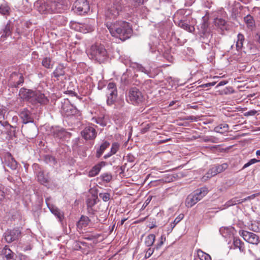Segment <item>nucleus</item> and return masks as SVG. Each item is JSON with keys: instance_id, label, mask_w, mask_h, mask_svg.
I'll return each instance as SVG.
<instances>
[{"instance_id": "0eeeda50", "label": "nucleus", "mask_w": 260, "mask_h": 260, "mask_svg": "<svg viewBox=\"0 0 260 260\" xmlns=\"http://www.w3.org/2000/svg\"><path fill=\"white\" fill-rule=\"evenodd\" d=\"M107 104L109 106L113 105L117 98V90L116 84L110 82L107 86Z\"/></svg>"}, {"instance_id": "a211bd4d", "label": "nucleus", "mask_w": 260, "mask_h": 260, "mask_svg": "<svg viewBox=\"0 0 260 260\" xmlns=\"http://www.w3.org/2000/svg\"><path fill=\"white\" fill-rule=\"evenodd\" d=\"M31 104H37L40 103L41 104H46L48 102V100L43 93L38 91H34V95L32 99Z\"/></svg>"}, {"instance_id": "4c0bfd02", "label": "nucleus", "mask_w": 260, "mask_h": 260, "mask_svg": "<svg viewBox=\"0 0 260 260\" xmlns=\"http://www.w3.org/2000/svg\"><path fill=\"white\" fill-rule=\"evenodd\" d=\"M155 236L154 234H150L148 235L145 240V244L147 246L150 247L152 246L155 241Z\"/></svg>"}, {"instance_id": "2f4dec72", "label": "nucleus", "mask_w": 260, "mask_h": 260, "mask_svg": "<svg viewBox=\"0 0 260 260\" xmlns=\"http://www.w3.org/2000/svg\"><path fill=\"white\" fill-rule=\"evenodd\" d=\"M212 38V35L211 34H208L207 35H201L200 36V40L203 43V47L206 48V45H208L209 46H210L209 43L210 42V40Z\"/></svg>"}, {"instance_id": "b1692460", "label": "nucleus", "mask_w": 260, "mask_h": 260, "mask_svg": "<svg viewBox=\"0 0 260 260\" xmlns=\"http://www.w3.org/2000/svg\"><path fill=\"white\" fill-rule=\"evenodd\" d=\"M66 67L62 64H59L52 73L53 76L58 79V78L65 75Z\"/></svg>"}, {"instance_id": "338daca9", "label": "nucleus", "mask_w": 260, "mask_h": 260, "mask_svg": "<svg viewBox=\"0 0 260 260\" xmlns=\"http://www.w3.org/2000/svg\"><path fill=\"white\" fill-rule=\"evenodd\" d=\"M127 161L129 162H133L134 161L135 158L133 155H128L127 156Z\"/></svg>"}, {"instance_id": "bb28decb", "label": "nucleus", "mask_w": 260, "mask_h": 260, "mask_svg": "<svg viewBox=\"0 0 260 260\" xmlns=\"http://www.w3.org/2000/svg\"><path fill=\"white\" fill-rule=\"evenodd\" d=\"M110 143L104 141L96 150V156L99 158L101 156L104 151L109 147Z\"/></svg>"}, {"instance_id": "13d9d810", "label": "nucleus", "mask_w": 260, "mask_h": 260, "mask_svg": "<svg viewBox=\"0 0 260 260\" xmlns=\"http://www.w3.org/2000/svg\"><path fill=\"white\" fill-rule=\"evenodd\" d=\"M166 240V237L165 235H161L160 238L159 243L157 244L156 247L157 249L159 248L163 244L164 242Z\"/></svg>"}, {"instance_id": "052dcab7", "label": "nucleus", "mask_w": 260, "mask_h": 260, "mask_svg": "<svg viewBox=\"0 0 260 260\" xmlns=\"http://www.w3.org/2000/svg\"><path fill=\"white\" fill-rule=\"evenodd\" d=\"M138 70L144 73L145 74H146L147 75H149V71L147 70H146L144 67H143L142 65L139 64L138 66Z\"/></svg>"}, {"instance_id": "0e129e2a", "label": "nucleus", "mask_w": 260, "mask_h": 260, "mask_svg": "<svg viewBox=\"0 0 260 260\" xmlns=\"http://www.w3.org/2000/svg\"><path fill=\"white\" fill-rule=\"evenodd\" d=\"M0 124H1L2 127H5L9 125V123L7 121H3L2 120H0Z\"/></svg>"}, {"instance_id": "20e7f679", "label": "nucleus", "mask_w": 260, "mask_h": 260, "mask_svg": "<svg viewBox=\"0 0 260 260\" xmlns=\"http://www.w3.org/2000/svg\"><path fill=\"white\" fill-rule=\"evenodd\" d=\"M90 55L92 59L99 63H103L108 59V53L104 46L102 44H95L90 48Z\"/></svg>"}, {"instance_id": "f257e3e1", "label": "nucleus", "mask_w": 260, "mask_h": 260, "mask_svg": "<svg viewBox=\"0 0 260 260\" xmlns=\"http://www.w3.org/2000/svg\"><path fill=\"white\" fill-rule=\"evenodd\" d=\"M106 26L113 37L122 41L129 38L133 33L132 25L125 21H118L114 23L108 22Z\"/></svg>"}, {"instance_id": "a19ab883", "label": "nucleus", "mask_w": 260, "mask_h": 260, "mask_svg": "<svg viewBox=\"0 0 260 260\" xmlns=\"http://www.w3.org/2000/svg\"><path fill=\"white\" fill-rule=\"evenodd\" d=\"M198 255L201 260H211L210 255L201 249L198 250Z\"/></svg>"}, {"instance_id": "9d476101", "label": "nucleus", "mask_w": 260, "mask_h": 260, "mask_svg": "<svg viewBox=\"0 0 260 260\" xmlns=\"http://www.w3.org/2000/svg\"><path fill=\"white\" fill-rule=\"evenodd\" d=\"M24 82V78L22 74L14 72L11 74L8 81V85L11 87L17 88L22 85Z\"/></svg>"}, {"instance_id": "c9c22d12", "label": "nucleus", "mask_w": 260, "mask_h": 260, "mask_svg": "<svg viewBox=\"0 0 260 260\" xmlns=\"http://www.w3.org/2000/svg\"><path fill=\"white\" fill-rule=\"evenodd\" d=\"M244 41V36L241 34H239L237 36V41L236 42V48L238 51L242 49Z\"/></svg>"}, {"instance_id": "f8f14e48", "label": "nucleus", "mask_w": 260, "mask_h": 260, "mask_svg": "<svg viewBox=\"0 0 260 260\" xmlns=\"http://www.w3.org/2000/svg\"><path fill=\"white\" fill-rule=\"evenodd\" d=\"M21 231L19 229H14L7 231L4 233V237L8 243H11L18 240L21 236Z\"/></svg>"}, {"instance_id": "4d7b16f0", "label": "nucleus", "mask_w": 260, "mask_h": 260, "mask_svg": "<svg viewBox=\"0 0 260 260\" xmlns=\"http://www.w3.org/2000/svg\"><path fill=\"white\" fill-rule=\"evenodd\" d=\"M186 11L184 9H180L178 10L176 13L175 14V15H177V16L181 15V16H186L187 15H186Z\"/></svg>"}, {"instance_id": "4be33fe9", "label": "nucleus", "mask_w": 260, "mask_h": 260, "mask_svg": "<svg viewBox=\"0 0 260 260\" xmlns=\"http://www.w3.org/2000/svg\"><path fill=\"white\" fill-rule=\"evenodd\" d=\"M17 162L12 157L11 154H9L5 158V166H7L12 170H16L17 168Z\"/></svg>"}, {"instance_id": "09e8293b", "label": "nucleus", "mask_w": 260, "mask_h": 260, "mask_svg": "<svg viewBox=\"0 0 260 260\" xmlns=\"http://www.w3.org/2000/svg\"><path fill=\"white\" fill-rule=\"evenodd\" d=\"M44 161L47 164L54 165L56 163L55 159L54 157L50 155H46L44 156Z\"/></svg>"}, {"instance_id": "f03ea898", "label": "nucleus", "mask_w": 260, "mask_h": 260, "mask_svg": "<svg viewBox=\"0 0 260 260\" xmlns=\"http://www.w3.org/2000/svg\"><path fill=\"white\" fill-rule=\"evenodd\" d=\"M35 6L41 14H47L60 13L62 10V5L52 0H38Z\"/></svg>"}, {"instance_id": "680f3d73", "label": "nucleus", "mask_w": 260, "mask_h": 260, "mask_svg": "<svg viewBox=\"0 0 260 260\" xmlns=\"http://www.w3.org/2000/svg\"><path fill=\"white\" fill-rule=\"evenodd\" d=\"M257 113V111L256 110H250L249 111H248L246 112L244 115L245 116H253Z\"/></svg>"}, {"instance_id": "4468645a", "label": "nucleus", "mask_w": 260, "mask_h": 260, "mask_svg": "<svg viewBox=\"0 0 260 260\" xmlns=\"http://www.w3.org/2000/svg\"><path fill=\"white\" fill-rule=\"evenodd\" d=\"M18 115L22 119L23 123L27 124L28 123L34 122V119L32 113L27 108L21 109Z\"/></svg>"}, {"instance_id": "79ce46f5", "label": "nucleus", "mask_w": 260, "mask_h": 260, "mask_svg": "<svg viewBox=\"0 0 260 260\" xmlns=\"http://www.w3.org/2000/svg\"><path fill=\"white\" fill-rule=\"evenodd\" d=\"M229 125L227 124H220L215 128L216 132L219 133H223L228 131Z\"/></svg>"}, {"instance_id": "6e6552de", "label": "nucleus", "mask_w": 260, "mask_h": 260, "mask_svg": "<svg viewBox=\"0 0 260 260\" xmlns=\"http://www.w3.org/2000/svg\"><path fill=\"white\" fill-rule=\"evenodd\" d=\"M75 29L83 33H87L92 31L94 30V19H88L83 23H75Z\"/></svg>"}, {"instance_id": "7c9ffc66", "label": "nucleus", "mask_w": 260, "mask_h": 260, "mask_svg": "<svg viewBox=\"0 0 260 260\" xmlns=\"http://www.w3.org/2000/svg\"><path fill=\"white\" fill-rule=\"evenodd\" d=\"M10 8L8 4L3 2L0 4V13L2 15H9L10 13Z\"/></svg>"}, {"instance_id": "1a4fd4ad", "label": "nucleus", "mask_w": 260, "mask_h": 260, "mask_svg": "<svg viewBox=\"0 0 260 260\" xmlns=\"http://www.w3.org/2000/svg\"><path fill=\"white\" fill-rule=\"evenodd\" d=\"M74 10L75 12L79 15L87 13L90 7L87 0H77L74 4Z\"/></svg>"}, {"instance_id": "f3484780", "label": "nucleus", "mask_w": 260, "mask_h": 260, "mask_svg": "<svg viewBox=\"0 0 260 260\" xmlns=\"http://www.w3.org/2000/svg\"><path fill=\"white\" fill-rule=\"evenodd\" d=\"M256 197L255 194H253L250 196H248L245 198L239 199L238 197H235L231 200L228 201L224 205L225 208H228L232 206L239 204L245 202L248 200L253 199Z\"/></svg>"}, {"instance_id": "393cba45", "label": "nucleus", "mask_w": 260, "mask_h": 260, "mask_svg": "<svg viewBox=\"0 0 260 260\" xmlns=\"http://www.w3.org/2000/svg\"><path fill=\"white\" fill-rule=\"evenodd\" d=\"M89 222L90 219L87 216L82 215L76 224L77 229L82 230L83 228L87 226Z\"/></svg>"}, {"instance_id": "69168bd1", "label": "nucleus", "mask_w": 260, "mask_h": 260, "mask_svg": "<svg viewBox=\"0 0 260 260\" xmlns=\"http://www.w3.org/2000/svg\"><path fill=\"white\" fill-rule=\"evenodd\" d=\"M150 128V126L149 124H147L146 125V127L143 128L142 129H141V132L143 133V134H144L145 133H146L148 129H149Z\"/></svg>"}, {"instance_id": "37998d69", "label": "nucleus", "mask_w": 260, "mask_h": 260, "mask_svg": "<svg viewBox=\"0 0 260 260\" xmlns=\"http://www.w3.org/2000/svg\"><path fill=\"white\" fill-rule=\"evenodd\" d=\"M101 170V167L99 166H94L92 169L89 172V177H94L98 175Z\"/></svg>"}, {"instance_id": "6ab92c4d", "label": "nucleus", "mask_w": 260, "mask_h": 260, "mask_svg": "<svg viewBox=\"0 0 260 260\" xmlns=\"http://www.w3.org/2000/svg\"><path fill=\"white\" fill-rule=\"evenodd\" d=\"M34 95V91L27 89L24 88H21L19 91V95L23 100H26L30 103L32 101L33 95Z\"/></svg>"}, {"instance_id": "e433bc0d", "label": "nucleus", "mask_w": 260, "mask_h": 260, "mask_svg": "<svg viewBox=\"0 0 260 260\" xmlns=\"http://www.w3.org/2000/svg\"><path fill=\"white\" fill-rule=\"evenodd\" d=\"M55 20L58 25H65L67 21V18L60 15L55 16Z\"/></svg>"}, {"instance_id": "c85d7f7f", "label": "nucleus", "mask_w": 260, "mask_h": 260, "mask_svg": "<svg viewBox=\"0 0 260 260\" xmlns=\"http://www.w3.org/2000/svg\"><path fill=\"white\" fill-rule=\"evenodd\" d=\"M244 20L248 28L252 29L255 26V21L250 15H247L244 17Z\"/></svg>"}, {"instance_id": "412c9836", "label": "nucleus", "mask_w": 260, "mask_h": 260, "mask_svg": "<svg viewBox=\"0 0 260 260\" xmlns=\"http://www.w3.org/2000/svg\"><path fill=\"white\" fill-rule=\"evenodd\" d=\"M13 28V25L10 21H9L7 24L4 25L0 30V34H2L1 38H7L12 35V31Z\"/></svg>"}, {"instance_id": "a18cd8bd", "label": "nucleus", "mask_w": 260, "mask_h": 260, "mask_svg": "<svg viewBox=\"0 0 260 260\" xmlns=\"http://www.w3.org/2000/svg\"><path fill=\"white\" fill-rule=\"evenodd\" d=\"M101 179L106 182H109L112 179V175L110 173H105L100 176Z\"/></svg>"}, {"instance_id": "7ed1b4c3", "label": "nucleus", "mask_w": 260, "mask_h": 260, "mask_svg": "<svg viewBox=\"0 0 260 260\" xmlns=\"http://www.w3.org/2000/svg\"><path fill=\"white\" fill-rule=\"evenodd\" d=\"M122 9V6L119 2H113L112 4H108L105 12L106 25L108 22L116 18Z\"/></svg>"}, {"instance_id": "ea45409f", "label": "nucleus", "mask_w": 260, "mask_h": 260, "mask_svg": "<svg viewBox=\"0 0 260 260\" xmlns=\"http://www.w3.org/2000/svg\"><path fill=\"white\" fill-rule=\"evenodd\" d=\"M208 34H211L210 32V29L208 28V23L205 22L202 24L201 26L200 36L207 35Z\"/></svg>"}, {"instance_id": "aec40b11", "label": "nucleus", "mask_w": 260, "mask_h": 260, "mask_svg": "<svg viewBox=\"0 0 260 260\" xmlns=\"http://www.w3.org/2000/svg\"><path fill=\"white\" fill-rule=\"evenodd\" d=\"M51 133L54 138L59 139L68 137L70 136V133L66 132L64 129L58 127L53 128Z\"/></svg>"}, {"instance_id": "864d4df0", "label": "nucleus", "mask_w": 260, "mask_h": 260, "mask_svg": "<svg viewBox=\"0 0 260 260\" xmlns=\"http://www.w3.org/2000/svg\"><path fill=\"white\" fill-rule=\"evenodd\" d=\"M99 197L104 202H107L110 199V194L107 192L100 193Z\"/></svg>"}, {"instance_id": "423d86ee", "label": "nucleus", "mask_w": 260, "mask_h": 260, "mask_svg": "<svg viewBox=\"0 0 260 260\" xmlns=\"http://www.w3.org/2000/svg\"><path fill=\"white\" fill-rule=\"evenodd\" d=\"M126 100L133 105H137L143 101L144 97L139 89L136 87H132L129 90Z\"/></svg>"}, {"instance_id": "774afa93", "label": "nucleus", "mask_w": 260, "mask_h": 260, "mask_svg": "<svg viewBox=\"0 0 260 260\" xmlns=\"http://www.w3.org/2000/svg\"><path fill=\"white\" fill-rule=\"evenodd\" d=\"M186 119L189 120H194V121L197 120V118L193 116H187V118H186Z\"/></svg>"}, {"instance_id": "2eb2a0df", "label": "nucleus", "mask_w": 260, "mask_h": 260, "mask_svg": "<svg viewBox=\"0 0 260 260\" xmlns=\"http://www.w3.org/2000/svg\"><path fill=\"white\" fill-rule=\"evenodd\" d=\"M94 125H88L82 131L81 135L86 140H92L96 136V132Z\"/></svg>"}, {"instance_id": "5701e85b", "label": "nucleus", "mask_w": 260, "mask_h": 260, "mask_svg": "<svg viewBox=\"0 0 260 260\" xmlns=\"http://www.w3.org/2000/svg\"><path fill=\"white\" fill-rule=\"evenodd\" d=\"M2 254L4 255V260H15V253L7 246H5L3 249Z\"/></svg>"}, {"instance_id": "c756f323", "label": "nucleus", "mask_w": 260, "mask_h": 260, "mask_svg": "<svg viewBox=\"0 0 260 260\" xmlns=\"http://www.w3.org/2000/svg\"><path fill=\"white\" fill-rule=\"evenodd\" d=\"M187 19L186 21H181V22H179L176 24L184 30H186L190 32H192L194 30V27L189 25Z\"/></svg>"}, {"instance_id": "8fccbe9b", "label": "nucleus", "mask_w": 260, "mask_h": 260, "mask_svg": "<svg viewBox=\"0 0 260 260\" xmlns=\"http://www.w3.org/2000/svg\"><path fill=\"white\" fill-rule=\"evenodd\" d=\"M217 174L220 173L224 171L228 168V165L226 163L222 164L221 165H215Z\"/></svg>"}, {"instance_id": "dca6fc26", "label": "nucleus", "mask_w": 260, "mask_h": 260, "mask_svg": "<svg viewBox=\"0 0 260 260\" xmlns=\"http://www.w3.org/2000/svg\"><path fill=\"white\" fill-rule=\"evenodd\" d=\"M51 200V197L47 198L45 199L46 205L51 212L57 217L60 221H61L64 217L63 214L58 208L50 203Z\"/></svg>"}, {"instance_id": "58836bf2", "label": "nucleus", "mask_w": 260, "mask_h": 260, "mask_svg": "<svg viewBox=\"0 0 260 260\" xmlns=\"http://www.w3.org/2000/svg\"><path fill=\"white\" fill-rule=\"evenodd\" d=\"M38 180L41 184H45L48 182V178L45 176L44 172L42 171H38L37 175Z\"/></svg>"}, {"instance_id": "9b49d317", "label": "nucleus", "mask_w": 260, "mask_h": 260, "mask_svg": "<svg viewBox=\"0 0 260 260\" xmlns=\"http://www.w3.org/2000/svg\"><path fill=\"white\" fill-rule=\"evenodd\" d=\"M239 234L245 241L250 244L257 245L259 242V237L253 233L242 230L239 231Z\"/></svg>"}, {"instance_id": "5fc2aeb1", "label": "nucleus", "mask_w": 260, "mask_h": 260, "mask_svg": "<svg viewBox=\"0 0 260 260\" xmlns=\"http://www.w3.org/2000/svg\"><path fill=\"white\" fill-rule=\"evenodd\" d=\"M184 217V215L183 214H179L174 220L173 222L171 223V226L172 228H174L175 226Z\"/></svg>"}, {"instance_id": "a878e982", "label": "nucleus", "mask_w": 260, "mask_h": 260, "mask_svg": "<svg viewBox=\"0 0 260 260\" xmlns=\"http://www.w3.org/2000/svg\"><path fill=\"white\" fill-rule=\"evenodd\" d=\"M248 229L255 232L260 233V220H251L247 223Z\"/></svg>"}, {"instance_id": "c03bdc74", "label": "nucleus", "mask_w": 260, "mask_h": 260, "mask_svg": "<svg viewBox=\"0 0 260 260\" xmlns=\"http://www.w3.org/2000/svg\"><path fill=\"white\" fill-rule=\"evenodd\" d=\"M216 169L215 166L212 167L206 174L207 178H211L217 174Z\"/></svg>"}, {"instance_id": "72a5a7b5", "label": "nucleus", "mask_w": 260, "mask_h": 260, "mask_svg": "<svg viewBox=\"0 0 260 260\" xmlns=\"http://www.w3.org/2000/svg\"><path fill=\"white\" fill-rule=\"evenodd\" d=\"M233 244L235 248H239L240 252L244 251V244L239 238L234 239Z\"/></svg>"}, {"instance_id": "6e6d98bb", "label": "nucleus", "mask_w": 260, "mask_h": 260, "mask_svg": "<svg viewBox=\"0 0 260 260\" xmlns=\"http://www.w3.org/2000/svg\"><path fill=\"white\" fill-rule=\"evenodd\" d=\"M259 161H260L259 160H257L255 158L251 159L248 162H247L246 164H245L243 166V169H245V168L250 166V165H251L253 164H255L256 162H259Z\"/></svg>"}, {"instance_id": "473e14b6", "label": "nucleus", "mask_w": 260, "mask_h": 260, "mask_svg": "<svg viewBox=\"0 0 260 260\" xmlns=\"http://www.w3.org/2000/svg\"><path fill=\"white\" fill-rule=\"evenodd\" d=\"M233 230V227H222L220 229L219 231L223 237H227L231 235Z\"/></svg>"}, {"instance_id": "3c124183", "label": "nucleus", "mask_w": 260, "mask_h": 260, "mask_svg": "<svg viewBox=\"0 0 260 260\" xmlns=\"http://www.w3.org/2000/svg\"><path fill=\"white\" fill-rule=\"evenodd\" d=\"M174 21L175 23V24H177L179 22H181V21H186L187 18L186 16H181V15L177 16V15H174Z\"/></svg>"}, {"instance_id": "ddd939ff", "label": "nucleus", "mask_w": 260, "mask_h": 260, "mask_svg": "<svg viewBox=\"0 0 260 260\" xmlns=\"http://www.w3.org/2000/svg\"><path fill=\"white\" fill-rule=\"evenodd\" d=\"M63 113L67 116L77 115L79 113L78 110L68 100L65 101L61 107Z\"/></svg>"}, {"instance_id": "cd10ccee", "label": "nucleus", "mask_w": 260, "mask_h": 260, "mask_svg": "<svg viewBox=\"0 0 260 260\" xmlns=\"http://www.w3.org/2000/svg\"><path fill=\"white\" fill-rule=\"evenodd\" d=\"M42 65L45 68L52 69L54 66V62L50 57H45L42 59Z\"/></svg>"}, {"instance_id": "e2e57ef3", "label": "nucleus", "mask_w": 260, "mask_h": 260, "mask_svg": "<svg viewBox=\"0 0 260 260\" xmlns=\"http://www.w3.org/2000/svg\"><path fill=\"white\" fill-rule=\"evenodd\" d=\"M133 2L135 3L134 6H137L138 5L143 4L144 3V0H133Z\"/></svg>"}, {"instance_id": "39448f33", "label": "nucleus", "mask_w": 260, "mask_h": 260, "mask_svg": "<svg viewBox=\"0 0 260 260\" xmlns=\"http://www.w3.org/2000/svg\"><path fill=\"white\" fill-rule=\"evenodd\" d=\"M208 192V189L206 187H201L196 190L193 194L188 195L185 201L187 207H192L197 202L200 201Z\"/></svg>"}, {"instance_id": "bf43d9fd", "label": "nucleus", "mask_w": 260, "mask_h": 260, "mask_svg": "<svg viewBox=\"0 0 260 260\" xmlns=\"http://www.w3.org/2000/svg\"><path fill=\"white\" fill-rule=\"evenodd\" d=\"M154 251L153 249H151V248H149L148 250H147L145 257V258H147L150 257L152 254H153Z\"/></svg>"}, {"instance_id": "49530a36", "label": "nucleus", "mask_w": 260, "mask_h": 260, "mask_svg": "<svg viewBox=\"0 0 260 260\" xmlns=\"http://www.w3.org/2000/svg\"><path fill=\"white\" fill-rule=\"evenodd\" d=\"M93 121L102 126H105L107 124V122L104 117L93 118Z\"/></svg>"}, {"instance_id": "f704fd0d", "label": "nucleus", "mask_w": 260, "mask_h": 260, "mask_svg": "<svg viewBox=\"0 0 260 260\" xmlns=\"http://www.w3.org/2000/svg\"><path fill=\"white\" fill-rule=\"evenodd\" d=\"M98 199L97 195L92 194L91 197H89L86 201L87 205L88 207H92L94 205L96 204V201Z\"/></svg>"}, {"instance_id": "603ef678", "label": "nucleus", "mask_w": 260, "mask_h": 260, "mask_svg": "<svg viewBox=\"0 0 260 260\" xmlns=\"http://www.w3.org/2000/svg\"><path fill=\"white\" fill-rule=\"evenodd\" d=\"M119 146H120V145L118 143H116V142L113 143L112 145V147H111V151H110V152L112 153V154H115L117 152V151L119 150Z\"/></svg>"}, {"instance_id": "de8ad7c7", "label": "nucleus", "mask_w": 260, "mask_h": 260, "mask_svg": "<svg viewBox=\"0 0 260 260\" xmlns=\"http://www.w3.org/2000/svg\"><path fill=\"white\" fill-rule=\"evenodd\" d=\"M226 23V21L224 19L222 18H216L214 19V24L216 26L220 28H222L223 26L225 25Z\"/></svg>"}]
</instances>
